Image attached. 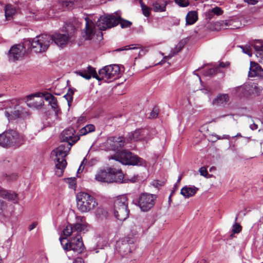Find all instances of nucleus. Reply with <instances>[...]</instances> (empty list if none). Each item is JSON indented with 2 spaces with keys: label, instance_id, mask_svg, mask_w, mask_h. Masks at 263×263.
<instances>
[{
  "label": "nucleus",
  "instance_id": "obj_1",
  "mask_svg": "<svg viewBox=\"0 0 263 263\" xmlns=\"http://www.w3.org/2000/svg\"><path fill=\"white\" fill-rule=\"evenodd\" d=\"M71 146L69 143H63L51 153V156L55 163V173L58 177L63 175L64 170L67 165L65 158L70 151Z\"/></svg>",
  "mask_w": 263,
  "mask_h": 263
},
{
  "label": "nucleus",
  "instance_id": "obj_2",
  "mask_svg": "<svg viewBox=\"0 0 263 263\" xmlns=\"http://www.w3.org/2000/svg\"><path fill=\"white\" fill-rule=\"evenodd\" d=\"M120 24L122 28L130 27L132 23L129 21L122 19L120 16L114 14L101 16L97 22V25L100 30H105Z\"/></svg>",
  "mask_w": 263,
  "mask_h": 263
},
{
  "label": "nucleus",
  "instance_id": "obj_3",
  "mask_svg": "<svg viewBox=\"0 0 263 263\" xmlns=\"http://www.w3.org/2000/svg\"><path fill=\"white\" fill-rule=\"evenodd\" d=\"M23 135L14 130H9L0 134V146L4 147H17L24 142Z\"/></svg>",
  "mask_w": 263,
  "mask_h": 263
},
{
  "label": "nucleus",
  "instance_id": "obj_4",
  "mask_svg": "<svg viewBox=\"0 0 263 263\" xmlns=\"http://www.w3.org/2000/svg\"><path fill=\"white\" fill-rule=\"evenodd\" d=\"M77 207L82 213H87L98 205L96 199L87 193L81 192L76 195Z\"/></svg>",
  "mask_w": 263,
  "mask_h": 263
},
{
  "label": "nucleus",
  "instance_id": "obj_5",
  "mask_svg": "<svg viewBox=\"0 0 263 263\" xmlns=\"http://www.w3.org/2000/svg\"><path fill=\"white\" fill-rule=\"evenodd\" d=\"M109 159H115L125 165L143 166L145 161L129 151L123 150L109 157Z\"/></svg>",
  "mask_w": 263,
  "mask_h": 263
},
{
  "label": "nucleus",
  "instance_id": "obj_6",
  "mask_svg": "<svg viewBox=\"0 0 263 263\" xmlns=\"http://www.w3.org/2000/svg\"><path fill=\"white\" fill-rule=\"evenodd\" d=\"M129 211L127 207V198L125 195L117 197L114 201V213L117 219L123 221L128 216Z\"/></svg>",
  "mask_w": 263,
  "mask_h": 263
},
{
  "label": "nucleus",
  "instance_id": "obj_7",
  "mask_svg": "<svg viewBox=\"0 0 263 263\" xmlns=\"http://www.w3.org/2000/svg\"><path fill=\"white\" fill-rule=\"evenodd\" d=\"M52 43L50 35L41 34L33 38L30 42L31 50L35 53L45 52Z\"/></svg>",
  "mask_w": 263,
  "mask_h": 263
},
{
  "label": "nucleus",
  "instance_id": "obj_8",
  "mask_svg": "<svg viewBox=\"0 0 263 263\" xmlns=\"http://www.w3.org/2000/svg\"><path fill=\"white\" fill-rule=\"evenodd\" d=\"M120 71L117 65H111L104 67L99 71V74H96L95 78L99 81H111L118 77Z\"/></svg>",
  "mask_w": 263,
  "mask_h": 263
},
{
  "label": "nucleus",
  "instance_id": "obj_9",
  "mask_svg": "<svg viewBox=\"0 0 263 263\" xmlns=\"http://www.w3.org/2000/svg\"><path fill=\"white\" fill-rule=\"evenodd\" d=\"M59 239L65 251L72 250L78 254H80L84 249V246L80 234L75 237H72L69 240H67L65 244H64L63 241L66 239L65 238H62L60 237Z\"/></svg>",
  "mask_w": 263,
  "mask_h": 263
},
{
  "label": "nucleus",
  "instance_id": "obj_10",
  "mask_svg": "<svg viewBox=\"0 0 263 263\" xmlns=\"http://www.w3.org/2000/svg\"><path fill=\"white\" fill-rule=\"evenodd\" d=\"M156 198L155 195L147 193L142 194L139 198V206L142 211H148L154 206Z\"/></svg>",
  "mask_w": 263,
  "mask_h": 263
},
{
  "label": "nucleus",
  "instance_id": "obj_11",
  "mask_svg": "<svg viewBox=\"0 0 263 263\" xmlns=\"http://www.w3.org/2000/svg\"><path fill=\"white\" fill-rule=\"evenodd\" d=\"M52 43L54 42L58 47L64 48L71 42V36L67 33H55L52 35Z\"/></svg>",
  "mask_w": 263,
  "mask_h": 263
},
{
  "label": "nucleus",
  "instance_id": "obj_12",
  "mask_svg": "<svg viewBox=\"0 0 263 263\" xmlns=\"http://www.w3.org/2000/svg\"><path fill=\"white\" fill-rule=\"evenodd\" d=\"M125 143L124 138L121 136L111 137L107 139L106 142V147L108 150L119 151Z\"/></svg>",
  "mask_w": 263,
  "mask_h": 263
},
{
  "label": "nucleus",
  "instance_id": "obj_13",
  "mask_svg": "<svg viewBox=\"0 0 263 263\" xmlns=\"http://www.w3.org/2000/svg\"><path fill=\"white\" fill-rule=\"evenodd\" d=\"M85 228L84 224L77 223L73 225L68 224L63 229V235L66 236L75 237L80 234Z\"/></svg>",
  "mask_w": 263,
  "mask_h": 263
},
{
  "label": "nucleus",
  "instance_id": "obj_14",
  "mask_svg": "<svg viewBox=\"0 0 263 263\" xmlns=\"http://www.w3.org/2000/svg\"><path fill=\"white\" fill-rule=\"evenodd\" d=\"M74 129L72 127H69L63 131L60 138L64 143H69L70 146H72L79 139V137L74 136Z\"/></svg>",
  "mask_w": 263,
  "mask_h": 263
},
{
  "label": "nucleus",
  "instance_id": "obj_15",
  "mask_svg": "<svg viewBox=\"0 0 263 263\" xmlns=\"http://www.w3.org/2000/svg\"><path fill=\"white\" fill-rule=\"evenodd\" d=\"M85 28L82 32L83 37L86 40H91L95 35L96 29L94 23L89 17H85Z\"/></svg>",
  "mask_w": 263,
  "mask_h": 263
},
{
  "label": "nucleus",
  "instance_id": "obj_16",
  "mask_svg": "<svg viewBox=\"0 0 263 263\" xmlns=\"http://www.w3.org/2000/svg\"><path fill=\"white\" fill-rule=\"evenodd\" d=\"M133 243V240L125 238L117 242V248L121 255H126L132 252V247H134Z\"/></svg>",
  "mask_w": 263,
  "mask_h": 263
},
{
  "label": "nucleus",
  "instance_id": "obj_17",
  "mask_svg": "<svg viewBox=\"0 0 263 263\" xmlns=\"http://www.w3.org/2000/svg\"><path fill=\"white\" fill-rule=\"evenodd\" d=\"M150 138L147 129H139L128 134V140L130 141L146 140Z\"/></svg>",
  "mask_w": 263,
  "mask_h": 263
},
{
  "label": "nucleus",
  "instance_id": "obj_18",
  "mask_svg": "<svg viewBox=\"0 0 263 263\" xmlns=\"http://www.w3.org/2000/svg\"><path fill=\"white\" fill-rule=\"evenodd\" d=\"M40 93L31 95L27 96L26 103L29 107L38 108L43 106V99L40 97Z\"/></svg>",
  "mask_w": 263,
  "mask_h": 263
},
{
  "label": "nucleus",
  "instance_id": "obj_19",
  "mask_svg": "<svg viewBox=\"0 0 263 263\" xmlns=\"http://www.w3.org/2000/svg\"><path fill=\"white\" fill-rule=\"evenodd\" d=\"M95 180L100 182L110 183V168L100 169L95 175Z\"/></svg>",
  "mask_w": 263,
  "mask_h": 263
},
{
  "label": "nucleus",
  "instance_id": "obj_20",
  "mask_svg": "<svg viewBox=\"0 0 263 263\" xmlns=\"http://www.w3.org/2000/svg\"><path fill=\"white\" fill-rule=\"evenodd\" d=\"M254 48L256 57L260 63H263V41L256 40L251 42Z\"/></svg>",
  "mask_w": 263,
  "mask_h": 263
},
{
  "label": "nucleus",
  "instance_id": "obj_21",
  "mask_svg": "<svg viewBox=\"0 0 263 263\" xmlns=\"http://www.w3.org/2000/svg\"><path fill=\"white\" fill-rule=\"evenodd\" d=\"M249 77H263V69L257 63L254 62H251L250 70L249 71Z\"/></svg>",
  "mask_w": 263,
  "mask_h": 263
},
{
  "label": "nucleus",
  "instance_id": "obj_22",
  "mask_svg": "<svg viewBox=\"0 0 263 263\" xmlns=\"http://www.w3.org/2000/svg\"><path fill=\"white\" fill-rule=\"evenodd\" d=\"M230 101L229 95L227 93H220L213 100L212 104L216 106H224Z\"/></svg>",
  "mask_w": 263,
  "mask_h": 263
},
{
  "label": "nucleus",
  "instance_id": "obj_23",
  "mask_svg": "<svg viewBox=\"0 0 263 263\" xmlns=\"http://www.w3.org/2000/svg\"><path fill=\"white\" fill-rule=\"evenodd\" d=\"M23 45L18 44L13 46L9 50L10 57H12L14 60H17L24 54Z\"/></svg>",
  "mask_w": 263,
  "mask_h": 263
},
{
  "label": "nucleus",
  "instance_id": "obj_24",
  "mask_svg": "<svg viewBox=\"0 0 263 263\" xmlns=\"http://www.w3.org/2000/svg\"><path fill=\"white\" fill-rule=\"evenodd\" d=\"M111 182L122 183L123 182L124 175L120 170L110 168Z\"/></svg>",
  "mask_w": 263,
  "mask_h": 263
},
{
  "label": "nucleus",
  "instance_id": "obj_25",
  "mask_svg": "<svg viewBox=\"0 0 263 263\" xmlns=\"http://www.w3.org/2000/svg\"><path fill=\"white\" fill-rule=\"evenodd\" d=\"M198 190V188L193 185H186L183 187L180 194L185 198L193 196Z\"/></svg>",
  "mask_w": 263,
  "mask_h": 263
},
{
  "label": "nucleus",
  "instance_id": "obj_26",
  "mask_svg": "<svg viewBox=\"0 0 263 263\" xmlns=\"http://www.w3.org/2000/svg\"><path fill=\"white\" fill-rule=\"evenodd\" d=\"M75 73L86 80L90 79L92 77L95 78V76L97 74L95 69L90 66L87 67V70L76 71Z\"/></svg>",
  "mask_w": 263,
  "mask_h": 263
},
{
  "label": "nucleus",
  "instance_id": "obj_27",
  "mask_svg": "<svg viewBox=\"0 0 263 263\" xmlns=\"http://www.w3.org/2000/svg\"><path fill=\"white\" fill-rule=\"evenodd\" d=\"M14 109L15 110L13 112H11L10 113L8 110L5 112V115L9 121L16 118L22 117L24 115V111L21 107L18 106H15Z\"/></svg>",
  "mask_w": 263,
  "mask_h": 263
},
{
  "label": "nucleus",
  "instance_id": "obj_28",
  "mask_svg": "<svg viewBox=\"0 0 263 263\" xmlns=\"http://www.w3.org/2000/svg\"><path fill=\"white\" fill-rule=\"evenodd\" d=\"M42 97L49 102L51 107L55 112H58V103L57 99L51 93L45 92L42 93Z\"/></svg>",
  "mask_w": 263,
  "mask_h": 263
},
{
  "label": "nucleus",
  "instance_id": "obj_29",
  "mask_svg": "<svg viewBox=\"0 0 263 263\" xmlns=\"http://www.w3.org/2000/svg\"><path fill=\"white\" fill-rule=\"evenodd\" d=\"M0 196L9 201H13L14 203L17 202V195L14 192L2 190L0 192Z\"/></svg>",
  "mask_w": 263,
  "mask_h": 263
},
{
  "label": "nucleus",
  "instance_id": "obj_30",
  "mask_svg": "<svg viewBox=\"0 0 263 263\" xmlns=\"http://www.w3.org/2000/svg\"><path fill=\"white\" fill-rule=\"evenodd\" d=\"M138 54L139 57L143 56L145 55L148 51V49L147 47H141L140 45H131L128 46H126L124 48H120L119 49V51H122L124 50H129V49H140Z\"/></svg>",
  "mask_w": 263,
  "mask_h": 263
},
{
  "label": "nucleus",
  "instance_id": "obj_31",
  "mask_svg": "<svg viewBox=\"0 0 263 263\" xmlns=\"http://www.w3.org/2000/svg\"><path fill=\"white\" fill-rule=\"evenodd\" d=\"M166 4L165 1H157L153 3L152 7L155 12H164L165 11Z\"/></svg>",
  "mask_w": 263,
  "mask_h": 263
},
{
  "label": "nucleus",
  "instance_id": "obj_32",
  "mask_svg": "<svg viewBox=\"0 0 263 263\" xmlns=\"http://www.w3.org/2000/svg\"><path fill=\"white\" fill-rule=\"evenodd\" d=\"M197 13L196 11H190L186 16V24L193 25L197 21Z\"/></svg>",
  "mask_w": 263,
  "mask_h": 263
},
{
  "label": "nucleus",
  "instance_id": "obj_33",
  "mask_svg": "<svg viewBox=\"0 0 263 263\" xmlns=\"http://www.w3.org/2000/svg\"><path fill=\"white\" fill-rule=\"evenodd\" d=\"M245 89L248 90L249 93L259 95L261 91V88L258 87L257 84L252 83L251 85L245 86Z\"/></svg>",
  "mask_w": 263,
  "mask_h": 263
},
{
  "label": "nucleus",
  "instance_id": "obj_34",
  "mask_svg": "<svg viewBox=\"0 0 263 263\" xmlns=\"http://www.w3.org/2000/svg\"><path fill=\"white\" fill-rule=\"evenodd\" d=\"M16 9L11 5H7L5 7V17L6 20H10L15 13Z\"/></svg>",
  "mask_w": 263,
  "mask_h": 263
},
{
  "label": "nucleus",
  "instance_id": "obj_35",
  "mask_svg": "<svg viewBox=\"0 0 263 263\" xmlns=\"http://www.w3.org/2000/svg\"><path fill=\"white\" fill-rule=\"evenodd\" d=\"M96 215L98 218L103 219L107 217L108 212L106 209L102 207H99L96 212Z\"/></svg>",
  "mask_w": 263,
  "mask_h": 263
},
{
  "label": "nucleus",
  "instance_id": "obj_36",
  "mask_svg": "<svg viewBox=\"0 0 263 263\" xmlns=\"http://www.w3.org/2000/svg\"><path fill=\"white\" fill-rule=\"evenodd\" d=\"M95 130V127L93 124H88L81 128L80 130V135H85Z\"/></svg>",
  "mask_w": 263,
  "mask_h": 263
},
{
  "label": "nucleus",
  "instance_id": "obj_37",
  "mask_svg": "<svg viewBox=\"0 0 263 263\" xmlns=\"http://www.w3.org/2000/svg\"><path fill=\"white\" fill-rule=\"evenodd\" d=\"M140 4L143 14L145 17H149L151 14L152 8L144 4L142 1H140Z\"/></svg>",
  "mask_w": 263,
  "mask_h": 263
},
{
  "label": "nucleus",
  "instance_id": "obj_38",
  "mask_svg": "<svg viewBox=\"0 0 263 263\" xmlns=\"http://www.w3.org/2000/svg\"><path fill=\"white\" fill-rule=\"evenodd\" d=\"M63 8L65 9L69 10L71 9L73 5V3L71 0H58Z\"/></svg>",
  "mask_w": 263,
  "mask_h": 263
},
{
  "label": "nucleus",
  "instance_id": "obj_39",
  "mask_svg": "<svg viewBox=\"0 0 263 263\" xmlns=\"http://www.w3.org/2000/svg\"><path fill=\"white\" fill-rule=\"evenodd\" d=\"M184 46V43L182 41H180L177 45H176V49L175 50H176V51H173L172 53H171L168 56H165L164 57V59H170V58H171V57H172L173 56H174L175 54H176L177 53H178L179 51H180L181 49L183 48Z\"/></svg>",
  "mask_w": 263,
  "mask_h": 263
},
{
  "label": "nucleus",
  "instance_id": "obj_40",
  "mask_svg": "<svg viewBox=\"0 0 263 263\" xmlns=\"http://www.w3.org/2000/svg\"><path fill=\"white\" fill-rule=\"evenodd\" d=\"M251 45H246L245 46H239V47L242 49L243 53L247 54L249 57H251L252 54V49Z\"/></svg>",
  "mask_w": 263,
  "mask_h": 263
},
{
  "label": "nucleus",
  "instance_id": "obj_41",
  "mask_svg": "<svg viewBox=\"0 0 263 263\" xmlns=\"http://www.w3.org/2000/svg\"><path fill=\"white\" fill-rule=\"evenodd\" d=\"M65 182L68 184L69 187L74 189L76 187V178H68L65 179Z\"/></svg>",
  "mask_w": 263,
  "mask_h": 263
},
{
  "label": "nucleus",
  "instance_id": "obj_42",
  "mask_svg": "<svg viewBox=\"0 0 263 263\" xmlns=\"http://www.w3.org/2000/svg\"><path fill=\"white\" fill-rule=\"evenodd\" d=\"M72 95H73V92L72 91L70 90L69 91L65 96L64 98L67 100L68 105L69 106H70L71 103L72 101Z\"/></svg>",
  "mask_w": 263,
  "mask_h": 263
},
{
  "label": "nucleus",
  "instance_id": "obj_43",
  "mask_svg": "<svg viewBox=\"0 0 263 263\" xmlns=\"http://www.w3.org/2000/svg\"><path fill=\"white\" fill-rule=\"evenodd\" d=\"M218 71V67H214L209 69L208 70L205 71L204 73L205 76H211L216 73Z\"/></svg>",
  "mask_w": 263,
  "mask_h": 263
},
{
  "label": "nucleus",
  "instance_id": "obj_44",
  "mask_svg": "<svg viewBox=\"0 0 263 263\" xmlns=\"http://www.w3.org/2000/svg\"><path fill=\"white\" fill-rule=\"evenodd\" d=\"M175 3L180 7H186L189 5L188 0H175Z\"/></svg>",
  "mask_w": 263,
  "mask_h": 263
},
{
  "label": "nucleus",
  "instance_id": "obj_45",
  "mask_svg": "<svg viewBox=\"0 0 263 263\" xmlns=\"http://www.w3.org/2000/svg\"><path fill=\"white\" fill-rule=\"evenodd\" d=\"M241 230V226L237 223L236 222L235 223V224L233 225V231L234 233H239Z\"/></svg>",
  "mask_w": 263,
  "mask_h": 263
},
{
  "label": "nucleus",
  "instance_id": "obj_46",
  "mask_svg": "<svg viewBox=\"0 0 263 263\" xmlns=\"http://www.w3.org/2000/svg\"><path fill=\"white\" fill-rule=\"evenodd\" d=\"M199 172L200 173V175L205 177H207L208 175L207 168L205 167H200L199 170Z\"/></svg>",
  "mask_w": 263,
  "mask_h": 263
},
{
  "label": "nucleus",
  "instance_id": "obj_47",
  "mask_svg": "<svg viewBox=\"0 0 263 263\" xmlns=\"http://www.w3.org/2000/svg\"><path fill=\"white\" fill-rule=\"evenodd\" d=\"M214 14H216L217 15H221L223 11L219 7H216L212 9H211Z\"/></svg>",
  "mask_w": 263,
  "mask_h": 263
},
{
  "label": "nucleus",
  "instance_id": "obj_48",
  "mask_svg": "<svg viewBox=\"0 0 263 263\" xmlns=\"http://www.w3.org/2000/svg\"><path fill=\"white\" fill-rule=\"evenodd\" d=\"M158 115V110L157 108H154L150 114V118H155Z\"/></svg>",
  "mask_w": 263,
  "mask_h": 263
},
{
  "label": "nucleus",
  "instance_id": "obj_49",
  "mask_svg": "<svg viewBox=\"0 0 263 263\" xmlns=\"http://www.w3.org/2000/svg\"><path fill=\"white\" fill-rule=\"evenodd\" d=\"M212 136L215 137L217 138V139H229L230 138V136L227 135H224L222 137L219 136L216 134H213Z\"/></svg>",
  "mask_w": 263,
  "mask_h": 263
},
{
  "label": "nucleus",
  "instance_id": "obj_50",
  "mask_svg": "<svg viewBox=\"0 0 263 263\" xmlns=\"http://www.w3.org/2000/svg\"><path fill=\"white\" fill-rule=\"evenodd\" d=\"M86 161V158H84L83 159V160L82 161L80 166H79V168H78V173H80V172H82L83 170V168H84V166L83 165H84L85 164V162Z\"/></svg>",
  "mask_w": 263,
  "mask_h": 263
},
{
  "label": "nucleus",
  "instance_id": "obj_51",
  "mask_svg": "<svg viewBox=\"0 0 263 263\" xmlns=\"http://www.w3.org/2000/svg\"><path fill=\"white\" fill-rule=\"evenodd\" d=\"M213 15L214 13L211 10L206 13V18L209 20H211L213 17Z\"/></svg>",
  "mask_w": 263,
  "mask_h": 263
},
{
  "label": "nucleus",
  "instance_id": "obj_52",
  "mask_svg": "<svg viewBox=\"0 0 263 263\" xmlns=\"http://www.w3.org/2000/svg\"><path fill=\"white\" fill-rule=\"evenodd\" d=\"M245 3L251 5H255L258 3L257 0H245Z\"/></svg>",
  "mask_w": 263,
  "mask_h": 263
},
{
  "label": "nucleus",
  "instance_id": "obj_53",
  "mask_svg": "<svg viewBox=\"0 0 263 263\" xmlns=\"http://www.w3.org/2000/svg\"><path fill=\"white\" fill-rule=\"evenodd\" d=\"M139 176L138 175H134L130 178L128 179L130 182L134 183L138 180Z\"/></svg>",
  "mask_w": 263,
  "mask_h": 263
},
{
  "label": "nucleus",
  "instance_id": "obj_54",
  "mask_svg": "<svg viewBox=\"0 0 263 263\" xmlns=\"http://www.w3.org/2000/svg\"><path fill=\"white\" fill-rule=\"evenodd\" d=\"M7 206L5 202L0 199V211L4 209Z\"/></svg>",
  "mask_w": 263,
  "mask_h": 263
},
{
  "label": "nucleus",
  "instance_id": "obj_55",
  "mask_svg": "<svg viewBox=\"0 0 263 263\" xmlns=\"http://www.w3.org/2000/svg\"><path fill=\"white\" fill-rule=\"evenodd\" d=\"M73 263H84V260L81 257H77L73 260Z\"/></svg>",
  "mask_w": 263,
  "mask_h": 263
},
{
  "label": "nucleus",
  "instance_id": "obj_56",
  "mask_svg": "<svg viewBox=\"0 0 263 263\" xmlns=\"http://www.w3.org/2000/svg\"><path fill=\"white\" fill-rule=\"evenodd\" d=\"M229 65V63L228 62L224 63V62H220L219 64L218 68H224L227 67Z\"/></svg>",
  "mask_w": 263,
  "mask_h": 263
},
{
  "label": "nucleus",
  "instance_id": "obj_57",
  "mask_svg": "<svg viewBox=\"0 0 263 263\" xmlns=\"http://www.w3.org/2000/svg\"><path fill=\"white\" fill-rule=\"evenodd\" d=\"M37 226V223L36 222H33L29 227V231L32 230L33 229H34L36 226Z\"/></svg>",
  "mask_w": 263,
  "mask_h": 263
},
{
  "label": "nucleus",
  "instance_id": "obj_58",
  "mask_svg": "<svg viewBox=\"0 0 263 263\" xmlns=\"http://www.w3.org/2000/svg\"><path fill=\"white\" fill-rule=\"evenodd\" d=\"M250 128H251L252 130H255V129H257V128H258V126H257V124H253L250 125Z\"/></svg>",
  "mask_w": 263,
  "mask_h": 263
},
{
  "label": "nucleus",
  "instance_id": "obj_59",
  "mask_svg": "<svg viewBox=\"0 0 263 263\" xmlns=\"http://www.w3.org/2000/svg\"><path fill=\"white\" fill-rule=\"evenodd\" d=\"M227 116H231L233 118H234V115L233 114H230V115H223L219 116V118H225Z\"/></svg>",
  "mask_w": 263,
  "mask_h": 263
},
{
  "label": "nucleus",
  "instance_id": "obj_60",
  "mask_svg": "<svg viewBox=\"0 0 263 263\" xmlns=\"http://www.w3.org/2000/svg\"><path fill=\"white\" fill-rule=\"evenodd\" d=\"M198 263H207V262L205 259H202L200 261H198Z\"/></svg>",
  "mask_w": 263,
  "mask_h": 263
},
{
  "label": "nucleus",
  "instance_id": "obj_61",
  "mask_svg": "<svg viewBox=\"0 0 263 263\" xmlns=\"http://www.w3.org/2000/svg\"><path fill=\"white\" fill-rule=\"evenodd\" d=\"M181 179V176H180L179 177V178L178 179V180H177V182H179L180 181Z\"/></svg>",
  "mask_w": 263,
  "mask_h": 263
},
{
  "label": "nucleus",
  "instance_id": "obj_62",
  "mask_svg": "<svg viewBox=\"0 0 263 263\" xmlns=\"http://www.w3.org/2000/svg\"><path fill=\"white\" fill-rule=\"evenodd\" d=\"M235 137H242L240 133L237 134Z\"/></svg>",
  "mask_w": 263,
  "mask_h": 263
},
{
  "label": "nucleus",
  "instance_id": "obj_63",
  "mask_svg": "<svg viewBox=\"0 0 263 263\" xmlns=\"http://www.w3.org/2000/svg\"><path fill=\"white\" fill-rule=\"evenodd\" d=\"M237 217H238V215L236 216V218H235V221H236L237 219Z\"/></svg>",
  "mask_w": 263,
  "mask_h": 263
},
{
  "label": "nucleus",
  "instance_id": "obj_64",
  "mask_svg": "<svg viewBox=\"0 0 263 263\" xmlns=\"http://www.w3.org/2000/svg\"><path fill=\"white\" fill-rule=\"evenodd\" d=\"M163 62L162 61H160V62L159 63V64H161Z\"/></svg>",
  "mask_w": 263,
  "mask_h": 263
}]
</instances>
